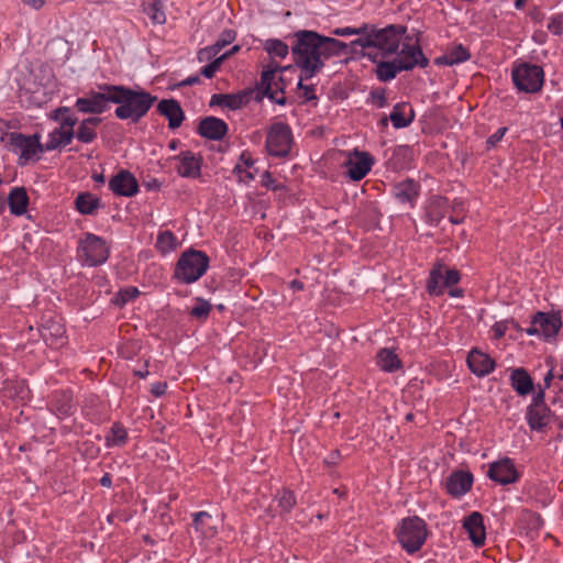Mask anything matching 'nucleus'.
Listing matches in <instances>:
<instances>
[{"instance_id": "nucleus-35", "label": "nucleus", "mask_w": 563, "mask_h": 563, "mask_svg": "<svg viewBox=\"0 0 563 563\" xmlns=\"http://www.w3.org/2000/svg\"><path fill=\"white\" fill-rule=\"evenodd\" d=\"M377 365L385 372H394L400 366V361L394 351L382 349L377 354Z\"/></svg>"}, {"instance_id": "nucleus-43", "label": "nucleus", "mask_w": 563, "mask_h": 563, "mask_svg": "<svg viewBox=\"0 0 563 563\" xmlns=\"http://www.w3.org/2000/svg\"><path fill=\"white\" fill-rule=\"evenodd\" d=\"M228 57H229V54H223V55L214 58V60H212L210 64L202 67L201 75H203L207 78H212L214 76L216 71L220 68L223 60L227 59Z\"/></svg>"}, {"instance_id": "nucleus-64", "label": "nucleus", "mask_w": 563, "mask_h": 563, "mask_svg": "<svg viewBox=\"0 0 563 563\" xmlns=\"http://www.w3.org/2000/svg\"><path fill=\"white\" fill-rule=\"evenodd\" d=\"M147 189H159L161 183L157 179H152L146 184Z\"/></svg>"}, {"instance_id": "nucleus-54", "label": "nucleus", "mask_w": 563, "mask_h": 563, "mask_svg": "<svg viewBox=\"0 0 563 563\" xmlns=\"http://www.w3.org/2000/svg\"><path fill=\"white\" fill-rule=\"evenodd\" d=\"M139 294L140 292H139L137 288H135V287H130L120 292V295L122 296L123 302H126V301L137 297Z\"/></svg>"}, {"instance_id": "nucleus-22", "label": "nucleus", "mask_w": 563, "mask_h": 563, "mask_svg": "<svg viewBox=\"0 0 563 563\" xmlns=\"http://www.w3.org/2000/svg\"><path fill=\"white\" fill-rule=\"evenodd\" d=\"M157 111L168 120L172 130L179 128L185 119L179 102L175 99H164L157 106Z\"/></svg>"}, {"instance_id": "nucleus-8", "label": "nucleus", "mask_w": 563, "mask_h": 563, "mask_svg": "<svg viewBox=\"0 0 563 563\" xmlns=\"http://www.w3.org/2000/svg\"><path fill=\"white\" fill-rule=\"evenodd\" d=\"M292 66H279L276 62L272 60L262 73L261 88L264 95L274 100L278 104H285V97H277L278 92H284L286 84L283 73L292 71Z\"/></svg>"}, {"instance_id": "nucleus-61", "label": "nucleus", "mask_w": 563, "mask_h": 563, "mask_svg": "<svg viewBox=\"0 0 563 563\" xmlns=\"http://www.w3.org/2000/svg\"><path fill=\"white\" fill-rule=\"evenodd\" d=\"M470 57V53L462 45H460V63L468 60Z\"/></svg>"}, {"instance_id": "nucleus-42", "label": "nucleus", "mask_w": 563, "mask_h": 563, "mask_svg": "<svg viewBox=\"0 0 563 563\" xmlns=\"http://www.w3.org/2000/svg\"><path fill=\"white\" fill-rule=\"evenodd\" d=\"M278 506L284 512H289L296 505V497L289 489H284L277 495Z\"/></svg>"}, {"instance_id": "nucleus-30", "label": "nucleus", "mask_w": 563, "mask_h": 563, "mask_svg": "<svg viewBox=\"0 0 563 563\" xmlns=\"http://www.w3.org/2000/svg\"><path fill=\"white\" fill-rule=\"evenodd\" d=\"M510 382L512 388L521 396L530 394L533 389L532 378L523 368L514 369L510 375Z\"/></svg>"}, {"instance_id": "nucleus-38", "label": "nucleus", "mask_w": 563, "mask_h": 563, "mask_svg": "<svg viewBox=\"0 0 563 563\" xmlns=\"http://www.w3.org/2000/svg\"><path fill=\"white\" fill-rule=\"evenodd\" d=\"M177 244L178 242L175 234L167 230L158 234L155 246L162 254H166L176 250Z\"/></svg>"}, {"instance_id": "nucleus-13", "label": "nucleus", "mask_w": 563, "mask_h": 563, "mask_svg": "<svg viewBox=\"0 0 563 563\" xmlns=\"http://www.w3.org/2000/svg\"><path fill=\"white\" fill-rule=\"evenodd\" d=\"M10 146L15 153H19V165H25L36 154L45 152V144H41L40 135H24L13 132L10 134Z\"/></svg>"}, {"instance_id": "nucleus-24", "label": "nucleus", "mask_w": 563, "mask_h": 563, "mask_svg": "<svg viewBox=\"0 0 563 563\" xmlns=\"http://www.w3.org/2000/svg\"><path fill=\"white\" fill-rule=\"evenodd\" d=\"M527 422L532 430H542L551 421V410L548 406L530 405L527 409Z\"/></svg>"}, {"instance_id": "nucleus-18", "label": "nucleus", "mask_w": 563, "mask_h": 563, "mask_svg": "<svg viewBox=\"0 0 563 563\" xmlns=\"http://www.w3.org/2000/svg\"><path fill=\"white\" fill-rule=\"evenodd\" d=\"M488 475L501 485L515 483L518 479V472L514 462L508 457L494 462L489 467Z\"/></svg>"}, {"instance_id": "nucleus-10", "label": "nucleus", "mask_w": 563, "mask_h": 563, "mask_svg": "<svg viewBox=\"0 0 563 563\" xmlns=\"http://www.w3.org/2000/svg\"><path fill=\"white\" fill-rule=\"evenodd\" d=\"M432 295L448 292L451 297H457V271L448 268L444 264L434 267L427 285Z\"/></svg>"}, {"instance_id": "nucleus-5", "label": "nucleus", "mask_w": 563, "mask_h": 563, "mask_svg": "<svg viewBox=\"0 0 563 563\" xmlns=\"http://www.w3.org/2000/svg\"><path fill=\"white\" fill-rule=\"evenodd\" d=\"M208 267L209 257L206 253L189 250L178 258L174 269V278L180 284H192L207 272Z\"/></svg>"}, {"instance_id": "nucleus-20", "label": "nucleus", "mask_w": 563, "mask_h": 563, "mask_svg": "<svg viewBox=\"0 0 563 563\" xmlns=\"http://www.w3.org/2000/svg\"><path fill=\"white\" fill-rule=\"evenodd\" d=\"M228 132V124L216 117H207L199 122L198 133L206 139L219 141Z\"/></svg>"}, {"instance_id": "nucleus-7", "label": "nucleus", "mask_w": 563, "mask_h": 563, "mask_svg": "<svg viewBox=\"0 0 563 563\" xmlns=\"http://www.w3.org/2000/svg\"><path fill=\"white\" fill-rule=\"evenodd\" d=\"M49 118L59 122V126L48 134V140L45 143L46 152L70 144L75 136L74 126L77 123V118L70 113L68 107L55 109Z\"/></svg>"}, {"instance_id": "nucleus-6", "label": "nucleus", "mask_w": 563, "mask_h": 563, "mask_svg": "<svg viewBox=\"0 0 563 563\" xmlns=\"http://www.w3.org/2000/svg\"><path fill=\"white\" fill-rule=\"evenodd\" d=\"M398 542L408 554L419 551L428 536L427 525L418 516L404 518L396 528Z\"/></svg>"}, {"instance_id": "nucleus-27", "label": "nucleus", "mask_w": 563, "mask_h": 563, "mask_svg": "<svg viewBox=\"0 0 563 563\" xmlns=\"http://www.w3.org/2000/svg\"><path fill=\"white\" fill-rule=\"evenodd\" d=\"M413 109L405 102L397 103L389 115V119L396 129L408 126L413 121Z\"/></svg>"}, {"instance_id": "nucleus-1", "label": "nucleus", "mask_w": 563, "mask_h": 563, "mask_svg": "<svg viewBox=\"0 0 563 563\" xmlns=\"http://www.w3.org/2000/svg\"><path fill=\"white\" fill-rule=\"evenodd\" d=\"M294 38L291 53L296 66L301 71V79H311L319 74L329 58L349 53L347 43L320 35L314 31H297Z\"/></svg>"}, {"instance_id": "nucleus-55", "label": "nucleus", "mask_w": 563, "mask_h": 563, "mask_svg": "<svg viewBox=\"0 0 563 563\" xmlns=\"http://www.w3.org/2000/svg\"><path fill=\"white\" fill-rule=\"evenodd\" d=\"M531 405L547 406L544 404V388H540V390L534 394Z\"/></svg>"}, {"instance_id": "nucleus-16", "label": "nucleus", "mask_w": 563, "mask_h": 563, "mask_svg": "<svg viewBox=\"0 0 563 563\" xmlns=\"http://www.w3.org/2000/svg\"><path fill=\"white\" fill-rule=\"evenodd\" d=\"M109 188L117 196L133 197L139 192V183L132 173L121 169L111 177Z\"/></svg>"}, {"instance_id": "nucleus-52", "label": "nucleus", "mask_w": 563, "mask_h": 563, "mask_svg": "<svg viewBox=\"0 0 563 563\" xmlns=\"http://www.w3.org/2000/svg\"><path fill=\"white\" fill-rule=\"evenodd\" d=\"M507 128H499L493 135H490L487 140V144L489 146H495L506 134Z\"/></svg>"}, {"instance_id": "nucleus-63", "label": "nucleus", "mask_w": 563, "mask_h": 563, "mask_svg": "<svg viewBox=\"0 0 563 563\" xmlns=\"http://www.w3.org/2000/svg\"><path fill=\"white\" fill-rule=\"evenodd\" d=\"M290 287L294 290H302L303 289V283L298 280V279H294V280L290 282Z\"/></svg>"}, {"instance_id": "nucleus-33", "label": "nucleus", "mask_w": 563, "mask_h": 563, "mask_svg": "<svg viewBox=\"0 0 563 563\" xmlns=\"http://www.w3.org/2000/svg\"><path fill=\"white\" fill-rule=\"evenodd\" d=\"M75 206L81 214H93L101 207V201L90 192H81L77 196Z\"/></svg>"}, {"instance_id": "nucleus-37", "label": "nucleus", "mask_w": 563, "mask_h": 563, "mask_svg": "<svg viewBox=\"0 0 563 563\" xmlns=\"http://www.w3.org/2000/svg\"><path fill=\"white\" fill-rule=\"evenodd\" d=\"M263 48L268 53L272 59H284L289 53L288 45L278 38L266 40L263 44Z\"/></svg>"}, {"instance_id": "nucleus-46", "label": "nucleus", "mask_w": 563, "mask_h": 563, "mask_svg": "<svg viewBox=\"0 0 563 563\" xmlns=\"http://www.w3.org/2000/svg\"><path fill=\"white\" fill-rule=\"evenodd\" d=\"M473 485V475L468 471L460 470V495L467 493Z\"/></svg>"}, {"instance_id": "nucleus-11", "label": "nucleus", "mask_w": 563, "mask_h": 563, "mask_svg": "<svg viewBox=\"0 0 563 563\" xmlns=\"http://www.w3.org/2000/svg\"><path fill=\"white\" fill-rule=\"evenodd\" d=\"M292 144L291 130L284 122L271 125L266 137V150L269 155L285 157L289 154Z\"/></svg>"}, {"instance_id": "nucleus-26", "label": "nucleus", "mask_w": 563, "mask_h": 563, "mask_svg": "<svg viewBox=\"0 0 563 563\" xmlns=\"http://www.w3.org/2000/svg\"><path fill=\"white\" fill-rule=\"evenodd\" d=\"M7 203L13 216H23L29 206V196L24 187H14L8 195Z\"/></svg>"}, {"instance_id": "nucleus-41", "label": "nucleus", "mask_w": 563, "mask_h": 563, "mask_svg": "<svg viewBox=\"0 0 563 563\" xmlns=\"http://www.w3.org/2000/svg\"><path fill=\"white\" fill-rule=\"evenodd\" d=\"M197 305L191 308L190 316L195 319L206 320L211 311V303L202 298H196Z\"/></svg>"}, {"instance_id": "nucleus-36", "label": "nucleus", "mask_w": 563, "mask_h": 563, "mask_svg": "<svg viewBox=\"0 0 563 563\" xmlns=\"http://www.w3.org/2000/svg\"><path fill=\"white\" fill-rule=\"evenodd\" d=\"M211 515L207 511H198L194 514L192 526L196 531L200 532L205 537H212L216 534V529L210 526Z\"/></svg>"}, {"instance_id": "nucleus-48", "label": "nucleus", "mask_w": 563, "mask_h": 563, "mask_svg": "<svg viewBox=\"0 0 563 563\" xmlns=\"http://www.w3.org/2000/svg\"><path fill=\"white\" fill-rule=\"evenodd\" d=\"M445 489L452 497H457V470L451 472L445 483Z\"/></svg>"}, {"instance_id": "nucleus-53", "label": "nucleus", "mask_w": 563, "mask_h": 563, "mask_svg": "<svg viewBox=\"0 0 563 563\" xmlns=\"http://www.w3.org/2000/svg\"><path fill=\"white\" fill-rule=\"evenodd\" d=\"M166 388H167V384L165 382H157L152 385L151 393L155 397H161L165 394Z\"/></svg>"}, {"instance_id": "nucleus-56", "label": "nucleus", "mask_w": 563, "mask_h": 563, "mask_svg": "<svg viewBox=\"0 0 563 563\" xmlns=\"http://www.w3.org/2000/svg\"><path fill=\"white\" fill-rule=\"evenodd\" d=\"M153 14L151 15L152 20L156 23H164L165 22V14L163 11H159L156 8H153Z\"/></svg>"}, {"instance_id": "nucleus-23", "label": "nucleus", "mask_w": 563, "mask_h": 563, "mask_svg": "<svg viewBox=\"0 0 563 563\" xmlns=\"http://www.w3.org/2000/svg\"><path fill=\"white\" fill-rule=\"evenodd\" d=\"M236 37V32L231 29L223 30L217 40V42L208 47L201 48L198 52V58L200 62H206L217 56L218 53L227 45L231 44Z\"/></svg>"}, {"instance_id": "nucleus-62", "label": "nucleus", "mask_w": 563, "mask_h": 563, "mask_svg": "<svg viewBox=\"0 0 563 563\" xmlns=\"http://www.w3.org/2000/svg\"><path fill=\"white\" fill-rule=\"evenodd\" d=\"M241 162L244 164L243 167H251L253 165V161L250 156H247L245 153L241 155Z\"/></svg>"}, {"instance_id": "nucleus-58", "label": "nucleus", "mask_w": 563, "mask_h": 563, "mask_svg": "<svg viewBox=\"0 0 563 563\" xmlns=\"http://www.w3.org/2000/svg\"><path fill=\"white\" fill-rule=\"evenodd\" d=\"M539 324L534 323V318L531 321V325L526 329L528 335H541L540 330L538 329Z\"/></svg>"}, {"instance_id": "nucleus-57", "label": "nucleus", "mask_w": 563, "mask_h": 563, "mask_svg": "<svg viewBox=\"0 0 563 563\" xmlns=\"http://www.w3.org/2000/svg\"><path fill=\"white\" fill-rule=\"evenodd\" d=\"M24 4L30 5L31 8L38 10L41 9L45 1L44 0H21Z\"/></svg>"}, {"instance_id": "nucleus-47", "label": "nucleus", "mask_w": 563, "mask_h": 563, "mask_svg": "<svg viewBox=\"0 0 563 563\" xmlns=\"http://www.w3.org/2000/svg\"><path fill=\"white\" fill-rule=\"evenodd\" d=\"M547 27L554 35H561L563 33V16L559 14L551 16Z\"/></svg>"}, {"instance_id": "nucleus-9", "label": "nucleus", "mask_w": 563, "mask_h": 563, "mask_svg": "<svg viewBox=\"0 0 563 563\" xmlns=\"http://www.w3.org/2000/svg\"><path fill=\"white\" fill-rule=\"evenodd\" d=\"M79 257L88 266L103 264L109 257V247L103 239L92 233H86L78 246Z\"/></svg>"}, {"instance_id": "nucleus-39", "label": "nucleus", "mask_w": 563, "mask_h": 563, "mask_svg": "<svg viewBox=\"0 0 563 563\" xmlns=\"http://www.w3.org/2000/svg\"><path fill=\"white\" fill-rule=\"evenodd\" d=\"M128 439L126 430L120 423H113L109 434L106 437L107 446H120Z\"/></svg>"}, {"instance_id": "nucleus-28", "label": "nucleus", "mask_w": 563, "mask_h": 563, "mask_svg": "<svg viewBox=\"0 0 563 563\" xmlns=\"http://www.w3.org/2000/svg\"><path fill=\"white\" fill-rule=\"evenodd\" d=\"M64 335V325L58 321L47 320L41 328V336L51 345L63 343Z\"/></svg>"}, {"instance_id": "nucleus-32", "label": "nucleus", "mask_w": 563, "mask_h": 563, "mask_svg": "<svg viewBox=\"0 0 563 563\" xmlns=\"http://www.w3.org/2000/svg\"><path fill=\"white\" fill-rule=\"evenodd\" d=\"M101 122L98 117L85 119L76 132V137L82 143H91L97 137L96 126Z\"/></svg>"}, {"instance_id": "nucleus-3", "label": "nucleus", "mask_w": 563, "mask_h": 563, "mask_svg": "<svg viewBox=\"0 0 563 563\" xmlns=\"http://www.w3.org/2000/svg\"><path fill=\"white\" fill-rule=\"evenodd\" d=\"M110 92L111 102L119 104L114 111L115 117L121 120L130 119L134 123L139 122L157 100L156 96L144 90H133L124 86L111 85Z\"/></svg>"}, {"instance_id": "nucleus-14", "label": "nucleus", "mask_w": 563, "mask_h": 563, "mask_svg": "<svg viewBox=\"0 0 563 563\" xmlns=\"http://www.w3.org/2000/svg\"><path fill=\"white\" fill-rule=\"evenodd\" d=\"M110 86L111 85H102L99 87L100 91H90L88 97L78 98L76 100L78 111L92 114L103 113L108 108V103L111 102Z\"/></svg>"}, {"instance_id": "nucleus-4", "label": "nucleus", "mask_w": 563, "mask_h": 563, "mask_svg": "<svg viewBox=\"0 0 563 563\" xmlns=\"http://www.w3.org/2000/svg\"><path fill=\"white\" fill-rule=\"evenodd\" d=\"M428 59L424 57L420 46L402 44V48L391 62H377L376 77L380 81H389L401 70H410L415 66L424 67Z\"/></svg>"}, {"instance_id": "nucleus-49", "label": "nucleus", "mask_w": 563, "mask_h": 563, "mask_svg": "<svg viewBox=\"0 0 563 563\" xmlns=\"http://www.w3.org/2000/svg\"><path fill=\"white\" fill-rule=\"evenodd\" d=\"M247 167H243L241 164H238L233 172L239 176L240 180L244 183H249L254 179V175L246 170Z\"/></svg>"}, {"instance_id": "nucleus-29", "label": "nucleus", "mask_w": 563, "mask_h": 563, "mask_svg": "<svg viewBox=\"0 0 563 563\" xmlns=\"http://www.w3.org/2000/svg\"><path fill=\"white\" fill-rule=\"evenodd\" d=\"M419 186L416 181L407 179L395 185L393 192L401 203H411L418 196Z\"/></svg>"}, {"instance_id": "nucleus-31", "label": "nucleus", "mask_w": 563, "mask_h": 563, "mask_svg": "<svg viewBox=\"0 0 563 563\" xmlns=\"http://www.w3.org/2000/svg\"><path fill=\"white\" fill-rule=\"evenodd\" d=\"M73 397L68 391H59L54 396L52 410L58 417H68L73 415Z\"/></svg>"}, {"instance_id": "nucleus-12", "label": "nucleus", "mask_w": 563, "mask_h": 563, "mask_svg": "<svg viewBox=\"0 0 563 563\" xmlns=\"http://www.w3.org/2000/svg\"><path fill=\"white\" fill-rule=\"evenodd\" d=\"M543 69L538 65L522 64L512 70V80L520 91L536 92L542 88Z\"/></svg>"}, {"instance_id": "nucleus-19", "label": "nucleus", "mask_w": 563, "mask_h": 563, "mask_svg": "<svg viewBox=\"0 0 563 563\" xmlns=\"http://www.w3.org/2000/svg\"><path fill=\"white\" fill-rule=\"evenodd\" d=\"M179 161L177 172L181 177L198 178L201 175L202 157L190 151H185L175 156Z\"/></svg>"}, {"instance_id": "nucleus-60", "label": "nucleus", "mask_w": 563, "mask_h": 563, "mask_svg": "<svg viewBox=\"0 0 563 563\" xmlns=\"http://www.w3.org/2000/svg\"><path fill=\"white\" fill-rule=\"evenodd\" d=\"M100 485H101V486H103V487H111V485H112V479H111L110 474L106 473V474L100 478Z\"/></svg>"}, {"instance_id": "nucleus-59", "label": "nucleus", "mask_w": 563, "mask_h": 563, "mask_svg": "<svg viewBox=\"0 0 563 563\" xmlns=\"http://www.w3.org/2000/svg\"><path fill=\"white\" fill-rule=\"evenodd\" d=\"M555 378V372L554 368L551 367L550 371L544 376V388H549L551 385L552 379Z\"/></svg>"}, {"instance_id": "nucleus-25", "label": "nucleus", "mask_w": 563, "mask_h": 563, "mask_svg": "<svg viewBox=\"0 0 563 563\" xmlns=\"http://www.w3.org/2000/svg\"><path fill=\"white\" fill-rule=\"evenodd\" d=\"M534 323L539 324L541 335L549 339L558 334L562 327V320L556 314L538 312L534 316Z\"/></svg>"}, {"instance_id": "nucleus-15", "label": "nucleus", "mask_w": 563, "mask_h": 563, "mask_svg": "<svg viewBox=\"0 0 563 563\" xmlns=\"http://www.w3.org/2000/svg\"><path fill=\"white\" fill-rule=\"evenodd\" d=\"M373 163V157L367 152L354 150L344 163L346 175L352 180H361L369 173Z\"/></svg>"}, {"instance_id": "nucleus-51", "label": "nucleus", "mask_w": 563, "mask_h": 563, "mask_svg": "<svg viewBox=\"0 0 563 563\" xmlns=\"http://www.w3.org/2000/svg\"><path fill=\"white\" fill-rule=\"evenodd\" d=\"M373 103L376 104L378 108H384L387 104V100L385 97L384 91H373L371 93Z\"/></svg>"}, {"instance_id": "nucleus-50", "label": "nucleus", "mask_w": 563, "mask_h": 563, "mask_svg": "<svg viewBox=\"0 0 563 563\" xmlns=\"http://www.w3.org/2000/svg\"><path fill=\"white\" fill-rule=\"evenodd\" d=\"M435 63L439 65H454L457 63V53L456 51H452L450 55H443L435 59Z\"/></svg>"}, {"instance_id": "nucleus-44", "label": "nucleus", "mask_w": 563, "mask_h": 563, "mask_svg": "<svg viewBox=\"0 0 563 563\" xmlns=\"http://www.w3.org/2000/svg\"><path fill=\"white\" fill-rule=\"evenodd\" d=\"M510 328H514L516 330H521L519 328V325L515 322V321H500V322H496L494 325H493V332H494V336L496 339H500L501 336L505 335V333L510 329Z\"/></svg>"}, {"instance_id": "nucleus-45", "label": "nucleus", "mask_w": 563, "mask_h": 563, "mask_svg": "<svg viewBox=\"0 0 563 563\" xmlns=\"http://www.w3.org/2000/svg\"><path fill=\"white\" fill-rule=\"evenodd\" d=\"M305 80L306 79H301L300 75L297 82V89L300 91V97L303 98L305 101L316 100L317 96L314 93V86L303 84Z\"/></svg>"}, {"instance_id": "nucleus-21", "label": "nucleus", "mask_w": 563, "mask_h": 563, "mask_svg": "<svg viewBox=\"0 0 563 563\" xmlns=\"http://www.w3.org/2000/svg\"><path fill=\"white\" fill-rule=\"evenodd\" d=\"M470 371L478 377L489 374L494 367L495 362L484 352L473 349L466 358Z\"/></svg>"}, {"instance_id": "nucleus-40", "label": "nucleus", "mask_w": 563, "mask_h": 563, "mask_svg": "<svg viewBox=\"0 0 563 563\" xmlns=\"http://www.w3.org/2000/svg\"><path fill=\"white\" fill-rule=\"evenodd\" d=\"M369 29L368 23H363L358 27H335L331 31V34L334 36H351V35H358V37L366 36L367 30Z\"/></svg>"}, {"instance_id": "nucleus-34", "label": "nucleus", "mask_w": 563, "mask_h": 563, "mask_svg": "<svg viewBox=\"0 0 563 563\" xmlns=\"http://www.w3.org/2000/svg\"><path fill=\"white\" fill-rule=\"evenodd\" d=\"M246 102L245 95H213L211 104H219L231 110L240 109Z\"/></svg>"}, {"instance_id": "nucleus-2", "label": "nucleus", "mask_w": 563, "mask_h": 563, "mask_svg": "<svg viewBox=\"0 0 563 563\" xmlns=\"http://www.w3.org/2000/svg\"><path fill=\"white\" fill-rule=\"evenodd\" d=\"M407 29L402 25L390 24L386 27L378 29L369 24L366 36L353 40L349 45L351 51L356 52L357 47L366 49L364 56L377 62V58H385L398 52Z\"/></svg>"}, {"instance_id": "nucleus-17", "label": "nucleus", "mask_w": 563, "mask_h": 563, "mask_svg": "<svg viewBox=\"0 0 563 563\" xmlns=\"http://www.w3.org/2000/svg\"><path fill=\"white\" fill-rule=\"evenodd\" d=\"M463 529L474 547H483L486 540L484 517L481 512L474 511L463 519Z\"/></svg>"}]
</instances>
